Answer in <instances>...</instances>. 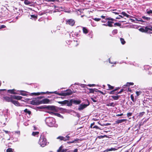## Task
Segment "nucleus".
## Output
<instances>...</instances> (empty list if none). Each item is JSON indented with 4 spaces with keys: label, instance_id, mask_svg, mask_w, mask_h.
<instances>
[{
    "label": "nucleus",
    "instance_id": "1",
    "mask_svg": "<svg viewBox=\"0 0 152 152\" xmlns=\"http://www.w3.org/2000/svg\"><path fill=\"white\" fill-rule=\"evenodd\" d=\"M46 124L50 127H57L58 125L56 124V121L54 118L51 117H48L45 120Z\"/></svg>",
    "mask_w": 152,
    "mask_h": 152
},
{
    "label": "nucleus",
    "instance_id": "2",
    "mask_svg": "<svg viewBox=\"0 0 152 152\" xmlns=\"http://www.w3.org/2000/svg\"><path fill=\"white\" fill-rule=\"evenodd\" d=\"M49 102V100L47 99H45L41 101L37 99H35L31 101V103L33 105H38L42 104H47Z\"/></svg>",
    "mask_w": 152,
    "mask_h": 152
},
{
    "label": "nucleus",
    "instance_id": "3",
    "mask_svg": "<svg viewBox=\"0 0 152 152\" xmlns=\"http://www.w3.org/2000/svg\"><path fill=\"white\" fill-rule=\"evenodd\" d=\"M135 19L137 21L140 22L142 23H143L148 22V21H149L151 18L150 17H147L144 16H142L141 18H135Z\"/></svg>",
    "mask_w": 152,
    "mask_h": 152
},
{
    "label": "nucleus",
    "instance_id": "4",
    "mask_svg": "<svg viewBox=\"0 0 152 152\" xmlns=\"http://www.w3.org/2000/svg\"><path fill=\"white\" fill-rule=\"evenodd\" d=\"M39 144L42 147H44L47 143L46 139L43 136H41L38 142Z\"/></svg>",
    "mask_w": 152,
    "mask_h": 152
},
{
    "label": "nucleus",
    "instance_id": "5",
    "mask_svg": "<svg viewBox=\"0 0 152 152\" xmlns=\"http://www.w3.org/2000/svg\"><path fill=\"white\" fill-rule=\"evenodd\" d=\"M48 93H51V94L54 93V94H57V95H59L60 96H61L60 94H61V93H58L56 91H54V92H49L48 91H47L46 92H37V93H32L31 94L32 95H35V96H37V95H40V94H48Z\"/></svg>",
    "mask_w": 152,
    "mask_h": 152
},
{
    "label": "nucleus",
    "instance_id": "6",
    "mask_svg": "<svg viewBox=\"0 0 152 152\" xmlns=\"http://www.w3.org/2000/svg\"><path fill=\"white\" fill-rule=\"evenodd\" d=\"M107 23L108 24V26L112 27L113 26L112 24L113 23V21H116V20L110 17L107 18Z\"/></svg>",
    "mask_w": 152,
    "mask_h": 152
},
{
    "label": "nucleus",
    "instance_id": "7",
    "mask_svg": "<svg viewBox=\"0 0 152 152\" xmlns=\"http://www.w3.org/2000/svg\"><path fill=\"white\" fill-rule=\"evenodd\" d=\"M72 94V92L70 90H67L65 92L61 93L60 94L61 96H66L71 95Z\"/></svg>",
    "mask_w": 152,
    "mask_h": 152
},
{
    "label": "nucleus",
    "instance_id": "8",
    "mask_svg": "<svg viewBox=\"0 0 152 152\" xmlns=\"http://www.w3.org/2000/svg\"><path fill=\"white\" fill-rule=\"evenodd\" d=\"M3 98L4 100L8 102H11L12 103V102L13 100L12 95H11L10 97L5 96L3 97Z\"/></svg>",
    "mask_w": 152,
    "mask_h": 152
},
{
    "label": "nucleus",
    "instance_id": "9",
    "mask_svg": "<svg viewBox=\"0 0 152 152\" xmlns=\"http://www.w3.org/2000/svg\"><path fill=\"white\" fill-rule=\"evenodd\" d=\"M66 24H69L71 26H73L75 23V21L74 20L72 19L66 20Z\"/></svg>",
    "mask_w": 152,
    "mask_h": 152
},
{
    "label": "nucleus",
    "instance_id": "10",
    "mask_svg": "<svg viewBox=\"0 0 152 152\" xmlns=\"http://www.w3.org/2000/svg\"><path fill=\"white\" fill-rule=\"evenodd\" d=\"M58 102L62 104H67V105H69V101L67 100H65L63 101Z\"/></svg>",
    "mask_w": 152,
    "mask_h": 152
},
{
    "label": "nucleus",
    "instance_id": "11",
    "mask_svg": "<svg viewBox=\"0 0 152 152\" xmlns=\"http://www.w3.org/2000/svg\"><path fill=\"white\" fill-rule=\"evenodd\" d=\"M87 106V105L86 104L80 105L79 106V107L78 108V110H82L86 107Z\"/></svg>",
    "mask_w": 152,
    "mask_h": 152
},
{
    "label": "nucleus",
    "instance_id": "12",
    "mask_svg": "<svg viewBox=\"0 0 152 152\" xmlns=\"http://www.w3.org/2000/svg\"><path fill=\"white\" fill-rule=\"evenodd\" d=\"M22 97L20 96H16L15 95H12V98L13 99H15L18 100H20L22 99Z\"/></svg>",
    "mask_w": 152,
    "mask_h": 152
},
{
    "label": "nucleus",
    "instance_id": "13",
    "mask_svg": "<svg viewBox=\"0 0 152 152\" xmlns=\"http://www.w3.org/2000/svg\"><path fill=\"white\" fill-rule=\"evenodd\" d=\"M12 103L16 106H20V103L17 101L13 100Z\"/></svg>",
    "mask_w": 152,
    "mask_h": 152
},
{
    "label": "nucleus",
    "instance_id": "14",
    "mask_svg": "<svg viewBox=\"0 0 152 152\" xmlns=\"http://www.w3.org/2000/svg\"><path fill=\"white\" fill-rule=\"evenodd\" d=\"M15 89L8 90L7 91L8 92L11 94H19V93L17 92H15Z\"/></svg>",
    "mask_w": 152,
    "mask_h": 152
},
{
    "label": "nucleus",
    "instance_id": "15",
    "mask_svg": "<svg viewBox=\"0 0 152 152\" xmlns=\"http://www.w3.org/2000/svg\"><path fill=\"white\" fill-rule=\"evenodd\" d=\"M17 92H20V93L19 94L22 95V96H25L26 95V92L25 91H17Z\"/></svg>",
    "mask_w": 152,
    "mask_h": 152
},
{
    "label": "nucleus",
    "instance_id": "16",
    "mask_svg": "<svg viewBox=\"0 0 152 152\" xmlns=\"http://www.w3.org/2000/svg\"><path fill=\"white\" fill-rule=\"evenodd\" d=\"M73 102L75 104H78L81 102V101L80 100H74L73 101Z\"/></svg>",
    "mask_w": 152,
    "mask_h": 152
},
{
    "label": "nucleus",
    "instance_id": "17",
    "mask_svg": "<svg viewBox=\"0 0 152 152\" xmlns=\"http://www.w3.org/2000/svg\"><path fill=\"white\" fill-rule=\"evenodd\" d=\"M126 119H125L118 120L116 121V123L118 124L119 123H121L124 121H126Z\"/></svg>",
    "mask_w": 152,
    "mask_h": 152
},
{
    "label": "nucleus",
    "instance_id": "18",
    "mask_svg": "<svg viewBox=\"0 0 152 152\" xmlns=\"http://www.w3.org/2000/svg\"><path fill=\"white\" fill-rule=\"evenodd\" d=\"M146 13L149 15L152 16V10H146Z\"/></svg>",
    "mask_w": 152,
    "mask_h": 152
},
{
    "label": "nucleus",
    "instance_id": "19",
    "mask_svg": "<svg viewBox=\"0 0 152 152\" xmlns=\"http://www.w3.org/2000/svg\"><path fill=\"white\" fill-rule=\"evenodd\" d=\"M120 97V96H111V97L114 100H118L119 97Z\"/></svg>",
    "mask_w": 152,
    "mask_h": 152
},
{
    "label": "nucleus",
    "instance_id": "20",
    "mask_svg": "<svg viewBox=\"0 0 152 152\" xmlns=\"http://www.w3.org/2000/svg\"><path fill=\"white\" fill-rule=\"evenodd\" d=\"M69 138L70 137L68 135H66L65 137H63V140L66 141L67 140H68Z\"/></svg>",
    "mask_w": 152,
    "mask_h": 152
},
{
    "label": "nucleus",
    "instance_id": "21",
    "mask_svg": "<svg viewBox=\"0 0 152 152\" xmlns=\"http://www.w3.org/2000/svg\"><path fill=\"white\" fill-rule=\"evenodd\" d=\"M116 150V149L114 148H112L110 149H107L105 150L104 151V152H108L109 151H115Z\"/></svg>",
    "mask_w": 152,
    "mask_h": 152
},
{
    "label": "nucleus",
    "instance_id": "22",
    "mask_svg": "<svg viewBox=\"0 0 152 152\" xmlns=\"http://www.w3.org/2000/svg\"><path fill=\"white\" fill-rule=\"evenodd\" d=\"M83 33L86 34L88 33V31L87 28L85 27H83Z\"/></svg>",
    "mask_w": 152,
    "mask_h": 152
},
{
    "label": "nucleus",
    "instance_id": "23",
    "mask_svg": "<svg viewBox=\"0 0 152 152\" xmlns=\"http://www.w3.org/2000/svg\"><path fill=\"white\" fill-rule=\"evenodd\" d=\"M121 14L123 15L124 16L126 17L127 18H129V15L126 14L125 12H121Z\"/></svg>",
    "mask_w": 152,
    "mask_h": 152
},
{
    "label": "nucleus",
    "instance_id": "24",
    "mask_svg": "<svg viewBox=\"0 0 152 152\" xmlns=\"http://www.w3.org/2000/svg\"><path fill=\"white\" fill-rule=\"evenodd\" d=\"M106 105L108 106H113L114 107L115 105V104L113 102H111L110 103L107 104Z\"/></svg>",
    "mask_w": 152,
    "mask_h": 152
},
{
    "label": "nucleus",
    "instance_id": "25",
    "mask_svg": "<svg viewBox=\"0 0 152 152\" xmlns=\"http://www.w3.org/2000/svg\"><path fill=\"white\" fill-rule=\"evenodd\" d=\"M39 134V132H33L32 133V135L33 136H35L36 135H37Z\"/></svg>",
    "mask_w": 152,
    "mask_h": 152
},
{
    "label": "nucleus",
    "instance_id": "26",
    "mask_svg": "<svg viewBox=\"0 0 152 152\" xmlns=\"http://www.w3.org/2000/svg\"><path fill=\"white\" fill-rule=\"evenodd\" d=\"M24 4L26 5H28L31 4V3L28 0H25L24 1Z\"/></svg>",
    "mask_w": 152,
    "mask_h": 152
},
{
    "label": "nucleus",
    "instance_id": "27",
    "mask_svg": "<svg viewBox=\"0 0 152 152\" xmlns=\"http://www.w3.org/2000/svg\"><path fill=\"white\" fill-rule=\"evenodd\" d=\"M24 111L25 113H28L29 115L30 114L31 112L30 111L28 110L27 109H26L24 110Z\"/></svg>",
    "mask_w": 152,
    "mask_h": 152
},
{
    "label": "nucleus",
    "instance_id": "28",
    "mask_svg": "<svg viewBox=\"0 0 152 152\" xmlns=\"http://www.w3.org/2000/svg\"><path fill=\"white\" fill-rule=\"evenodd\" d=\"M120 41L121 43L123 45L125 43V42L124 39L122 38H120Z\"/></svg>",
    "mask_w": 152,
    "mask_h": 152
},
{
    "label": "nucleus",
    "instance_id": "29",
    "mask_svg": "<svg viewBox=\"0 0 152 152\" xmlns=\"http://www.w3.org/2000/svg\"><path fill=\"white\" fill-rule=\"evenodd\" d=\"M107 86H108L109 88V89H108V90L112 89L114 88V87L111 86L110 84H108Z\"/></svg>",
    "mask_w": 152,
    "mask_h": 152
},
{
    "label": "nucleus",
    "instance_id": "30",
    "mask_svg": "<svg viewBox=\"0 0 152 152\" xmlns=\"http://www.w3.org/2000/svg\"><path fill=\"white\" fill-rule=\"evenodd\" d=\"M88 89L89 90L90 93H94V89L92 88H89Z\"/></svg>",
    "mask_w": 152,
    "mask_h": 152
},
{
    "label": "nucleus",
    "instance_id": "31",
    "mask_svg": "<svg viewBox=\"0 0 152 152\" xmlns=\"http://www.w3.org/2000/svg\"><path fill=\"white\" fill-rule=\"evenodd\" d=\"M117 32H118V31L116 29H115V30H114L113 31H112V33L113 34H116L117 33Z\"/></svg>",
    "mask_w": 152,
    "mask_h": 152
},
{
    "label": "nucleus",
    "instance_id": "32",
    "mask_svg": "<svg viewBox=\"0 0 152 152\" xmlns=\"http://www.w3.org/2000/svg\"><path fill=\"white\" fill-rule=\"evenodd\" d=\"M12 150L11 148H9L7 150V152H12Z\"/></svg>",
    "mask_w": 152,
    "mask_h": 152
},
{
    "label": "nucleus",
    "instance_id": "33",
    "mask_svg": "<svg viewBox=\"0 0 152 152\" xmlns=\"http://www.w3.org/2000/svg\"><path fill=\"white\" fill-rule=\"evenodd\" d=\"M57 151L58 152H66V151L64 150H61L60 148L57 150Z\"/></svg>",
    "mask_w": 152,
    "mask_h": 152
},
{
    "label": "nucleus",
    "instance_id": "34",
    "mask_svg": "<svg viewBox=\"0 0 152 152\" xmlns=\"http://www.w3.org/2000/svg\"><path fill=\"white\" fill-rule=\"evenodd\" d=\"M93 19L95 21H99L101 20L100 18H94Z\"/></svg>",
    "mask_w": 152,
    "mask_h": 152
},
{
    "label": "nucleus",
    "instance_id": "35",
    "mask_svg": "<svg viewBox=\"0 0 152 152\" xmlns=\"http://www.w3.org/2000/svg\"><path fill=\"white\" fill-rule=\"evenodd\" d=\"M107 21V18H104L103 20H102V22L103 23H105Z\"/></svg>",
    "mask_w": 152,
    "mask_h": 152
},
{
    "label": "nucleus",
    "instance_id": "36",
    "mask_svg": "<svg viewBox=\"0 0 152 152\" xmlns=\"http://www.w3.org/2000/svg\"><path fill=\"white\" fill-rule=\"evenodd\" d=\"M114 25L115 26H120L121 25V24L119 23H114Z\"/></svg>",
    "mask_w": 152,
    "mask_h": 152
},
{
    "label": "nucleus",
    "instance_id": "37",
    "mask_svg": "<svg viewBox=\"0 0 152 152\" xmlns=\"http://www.w3.org/2000/svg\"><path fill=\"white\" fill-rule=\"evenodd\" d=\"M63 136H59L57 138V139H59L61 140H63Z\"/></svg>",
    "mask_w": 152,
    "mask_h": 152
},
{
    "label": "nucleus",
    "instance_id": "38",
    "mask_svg": "<svg viewBox=\"0 0 152 152\" xmlns=\"http://www.w3.org/2000/svg\"><path fill=\"white\" fill-rule=\"evenodd\" d=\"M130 96H131V99L132 100V101L133 102H134V97L133 95L132 94Z\"/></svg>",
    "mask_w": 152,
    "mask_h": 152
},
{
    "label": "nucleus",
    "instance_id": "39",
    "mask_svg": "<svg viewBox=\"0 0 152 152\" xmlns=\"http://www.w3.org/2000/svg\"><path fill=\"white\" fill-rule=\"evenodd\" d=\"M136 94L137 95V96H138L140 94L141 92L140 91H137L136 92Z\"/></svg>",
    "mask_w": 152,
    "mask_h": 152
},
{
    "label": "nucleus",
    "instance_id": "40",
    "mask_svg": "<svg viewBox=\"0 0 152 152\" xmlns=\"http://www.w3.org/2000/svg\"><path fill=\"white\" fill-rule=\"evenodd\" d=\"M134 84V83H127V85L129 86L130 85H132Z\"/></svg>",
    "mask_w": 152,
    "mask_h": 152
},
{
    "label": "nucleus",
    "instance_id": "41",
    "mask_svg": "<svg viewBox=\"0 0 152 152\" xmlns=\"http://www.w3.org/2000/svg\"><path fill=\"white\" fill-rule=\"evenodd\" d=\"M55 115H56V116L59 117H61V115L60 114H59V113H55Z\"/></svg>",
    "mask_w": 152,
    "mask_h": 152
},
{
    "label": "nucleus",
    "instance_id": "42",
    "mask_svg": "<svg viewBox=\"0 0 152 152\" xmlns=\"http://www.w3.org/2000/svg\"><path fill=\"white\" fill-rule=\"evenodd\" d=\"M116 89H115L114 90H113L112 91H111L109 93V94H114V91H116Z\"/></svg>",
    "mask_w": 152,
    "mask_h": 152
},
{
    "label": "nucleus",
    "instance_id": "43",
    "mask_svg": "<svg viewBox=\"0 0 152 152\" xmlns=\"http://www.w3.org/2000/svg\"><path fill=\"white\" fill-rule=\"evenodd\" d=\"M95 85L94 84H88V86H89L90 87L94 86H95Z\"/></svg>",
    "mask_w": 152,
    "mask_h": 152
},
{
    "label": "nucleus",
    "instance_id": "44",
    "mask_svg": "<svg viewBox=\"0 0 152 152\" xmlns=\"http://www.w3.org/2000/svg\"><path fill=\"white\" fill-rule=\"evenodd\" d=\"M132 113H127V116L128 117H129L130 116H131L132 115Z\"/></svg>",
    "mask_w": 152,
    "mask_h": 152
},
{
    "label": "nucleus",
    "instance_id": "45",
    "mask_svg": "<svg viewBox=\"0 0 152 152\" xmlns=\"http://www.w3.org/2000/svg\"><path fill=\"white\" fill-rule=\"evenodd\" d=\"M6 26L4 25H2L0 26V29L5 28Z\"/></svg>",
    "mask_w": 152,
    "mask_h": 152
},
{
    "label": "nucleus",
    "instance_id": "46",
    "mask_svg": "<svg viewBox=\"0 0 152 152\" xmlns=\"http://www.w3.org/2000/svg\"><path fill=\"white\" fill-rule=\"evenodd\" d=\"M93 128H96V129H100L99 127H98L97 126H95L93 127Z\"/></svg>",
    "mask_w": 152,
    "mask_h": 152
},
{
    "label": "nucleus",
    "instance_id": "47",
    "mask_svg": "<svg viewBox=\"0 0 152 152\" xmlns=\"http://www.w3.org/2000/svg\"><path fill=\"white\" fill-rule=\"evenodd\" d=\"M91 99L94 102H96V101L93 98H91Z\"/></svg>",
    "mask_w": 152,
    "mask_h": 152
},
{
    "label": "nucleus",
    "instance_id": "48",
    "mask_svg": "<svg viewBox=\"0 0 152 152\" xmlns=\"http://www.w3.org/2000/svg\"><path fill=\"white\" fill-rule=\"evenodd\" d=\"M31 17L33 18H37V17H36V16L34 15H31Z\"/></svg>",
    "mask_w": 152,
    "mask_h": 152
},
{
    "label": "nucleus",
    "instance_id": "49",
    "mask_svg": "<svg viewBox=\"0 0 152 152\" xmlns=\"http://www.w3.org/2000/svg\"><path fill=\"white\" fill-rule=\"evenodd\" d=\"M97 92H99V93H101L102 94H104V93H103V92H102V91H100V90H98Z\"/></svg>",
    "mask_w": 152,
    "mask_h": 152
},
{
    "label": "nucleus",
    "instance_id": "50",
    "mask_svg": "<svg viewBox=\"0 0 152 152\" xmlns=\"http://www.w3.org/2000/svg\"><path fill=\"white\" fill-rule=\"evenodd\" d=\"M74 142H75V141H71V142H67V143H74Z\"/></svg>",
    "mask_w": 152,
    "mask_h": 152
},
{
    "label": "nucleus",
    "instance_id": "51",
    "mask_svg": "<svg viewBox=\"0 0 152 152\" xmlns=\"http://www.w3.org/2000/svg\"><path fill=\"white\" fill-rule=\"evenodd\" d=\"M122 115H123V113H121V114H120L116 115V116H122Z\"/></svg>",
    "mask_w": 152,
    "mask_h": 152
},
{
    "label": "nucleus",
    "instance_id": "52",
    "mask_svg": "<svg viewBox=\"0 0 152 152\" xmlns=\"http://www.w3.org/2000/svg\"><path fill=\"white\" fill-rule=\"evenodd\" d=\"M15 133H17L18 134H20V132L19 131H15Z\"/></svg>",
    "mask_w": 152,
    "mask_h": 152
},
{
    "label": "nucleus",
    "instance_id": "53",
    "mask_svg": "<svg viewBox=\"0 0 152 152\" xmlns=\"http://www.w3.org/2000/svg\"><path fill=\"white\" fill-rule=\"evenodd\" d=\"M123 91V89H122L120 91H119L118 93V94H121Z\"/></svg>",
    "mask_w": 152,
    "mask_h": 152
},
{
    "label": "nucleus",
    "instance_id": "54",
    "mask_svg": "<svg viewBox=\"0 0 152 152\" xmlns=\"http://www.w3.org/2000/svg\"><path fill=\"white\" fill-rule=\"evenodd\" d=\"M108 24H107V23L106 24H102L103 25V26H108Z\"/></svg>",
    "mask_w": 152,
    "mask_h": 152
},
{
    "label": "nucleus",
    "instance_id": "55",
    "mask_svg": "<svg viewBox=\"0 0 152 152\" xmlns=\"http://www.w3.org/2000/svg\"><path fill=\"white\" fill-rule=\"evenodd\" d=\"M94 124V123H93L91 124L90 126L91 128L92 126Z\"/></svg>",
    "mask_w": 152,
    "mask_h": 152
},
{
    "label": "nucleus",
    "instance_id": "56",
    "mask_svg": "<svg viewBox=\"0 0 152 152\" xmlns=\"http://www.w3.org/2000/svg\"><path fill=\"white\" fill-rule=\"evenodd\" d=\"M77 149H75L74 150L73 152H77Z\"/></svg>",
    "mask_w": 152,
    "mask_h": 152
},
{
    "label": "nucleus",
    "instance_id": "57",
    "mask_svg": "<svg viewBox=\"0 0 152 152\" xmlns=\"http://www.w3.org/2000/svg\"><path fill=\"white\" fill-rule=\"evenodd\" d=\"M3 131H4L7 134L9 132L7 131H6L4 130H3Z\"/></svg>",
    "mask_w": 152,
    "mask_h": 152
},
{
    "label": "nucleus",
    "instance_id": "58",
    "mask_svg": "<svg viewBox=\"0 0 152 152\" xmlns=\"http://www.w3.org/2000/svg\"><path fill=\"white\" fill-rule=\"evenodd\" d=\"M113 13H115V14L118 15L119 14V13L117 12H113Z\"/></svg>",
    "mask_w": 152,
    "mask_h": 152
},
{
    "label": "nucleus",
    "instance_id": "59",
    "mask_svg": "<svg viewBox=\"0 0 152 152\" xmlns=\"http://www.w3.org/2000/svg\"><path fill=\"white\" fill-rule=\"evenodd\" d=\"M101 17L102 18H103V19H104L105 18V17L104 16H101Z\"/></svg>",
    "mask_w": 152,
    "mask_h": 152
},
{
    "label": "nucleus",
    "instance_id": "60",
    "mask_svg": "<svg viewBox=\"0 0 152 152\" xmlns=\"http://www.w3.org/2000/svg\"><path fill=\"white\" fill-rule=\"evenodd\" d=\"M148 29H149V30H151V31H152V27H151V28H148Z\"/></svg>",
    "mask_w": 152,
    "mask_h": 152
},
{
    "label": "nucleus",
    "instance_id": "61",
    "mask_svg": "<svg viewBox=\"0 0 152 152\" xmlns=\"http://www.w3.org/2000/svg\"><path fill=\"white\" fill-rule=\"evenodd\" d=\"M119 16L120 17V18H123V17L121 15H119Z\"/></svg>",
    "mask_w": 152,
    "mask_h": 152
},
{
    "label": "nucleus",
    "instance_id": "62",
    "mask_svg": "<svg viewBox=\"0 0 152 152\" xmlns=\"http://www.w3.org/2000/svg\"><path fill=\"white\" fill-rule=\"evenodd\" d=\"M116 19H120V17H116Z\"/></svg>",
    "mask_w": 152,
    "mask_h": 152
},
{
    "label": "nucleus",
    "instance_id": "63",
    "mask_svg": "<svg viewBox=\"0 0 152 152\" xmlns=\"http://www.w3.org/2000/svg\"><path fill=\"white\" fill-rule=\"evenodd\" d=\"M34 130H35L36 129V128L35 127V126H34Z\"/></svg>",
    "mask_w": 152,
    "mask_h": 152
},
{
    "label": "nucleus",
    "instance_id": "64",
    "mask_svg": "<svg viewBox=\"0 0 152 152\" xmlns=\"http://www.w3.org/2000/svg\"><path fill=\"white\" fill-rule=\"evenodd\" d=\"M78 140V139H75L73 141H75H75H77Z\"/></svg>",
    "mask_w": 152,
    "mask_h": 152
}]
</instances>
